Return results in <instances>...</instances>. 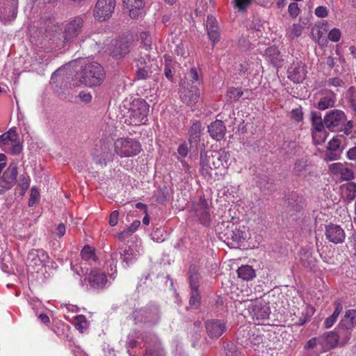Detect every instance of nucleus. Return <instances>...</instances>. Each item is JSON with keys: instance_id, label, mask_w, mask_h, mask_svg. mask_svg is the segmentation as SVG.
Wrapping results in <instances>:
<instances>
[{"instance_id": "57", "label": "nucleus", "mask_w": 356, "mask_h": 356, "mask_svg": "<svg viewBox=\"0 0 356 356\" xmlns=\"http://www.w3.org/2000/svg\"><path fill=\"white\" fill-rule=\"evenodd\" d=\"M126 8H143L144 1L143 0H122Z\"/></svg>"}, {"instance_id": "21", "label": "nucleus", "mask_w": 356, "mask_h": 356, "mask_svg": "<svg viewBox=\"0 0 356 356\" xmlns=\"http://www.w3.org/2000/svg\"><path fill=\"white\" fill-rule=\"evenodd\" d=\"M49 259L47 253L42 249H32L27 256V262L32 266L44 265Z\"/></svg>"}, {"instance_id": "5", "label": "nucleus", "mask_w": 356, "mask_h": 356, "mask_svg": "<svg viewBox=\"0 0 356 356\" xmlns=\"http://www.w3.org/2000/svg\"><path fill=\"white\" fill-rule=\"evenodd\" d=\"M115 153L120 157H129L140 152V143L133 138H119L114 143Z\"/></svg>"}, {"instance_id": "42", "label": "nucleus", "mask_w": 356, "mask_h": 356, "mask_svg": "<svg viewBox=\"0 0 356 356\" xmlns=\"http://www.w3.org/2000/svg\"><path fill=\"white\" fill-rule=\"evenodd\" d=\"M202 297L199 289H191L189 305L194 309H197L201 305Z\"/></svg>"}, {"instance_id": "60", "label": "nucleus", "mask_w": 356, "mask_h": 356, "mask_svg": "<svg viewBox=\"0 0 356 356\" xmlns=\"http://www.w3.org/2000/svg\"><path fill=\"white\" fill-rule=\"evenodd\" d=\"M288 12L291 17L296 18L300 13L298 3L296 2L291 3L289 5Z\"/></svg>"}, {"instance_id": "46", "label": "nucleus", "mask_w": 356, "mask_h": 356, "mask_svg": "<svg viewBox=\"0 0 356 356\" xmlns=\"http://www.w3.org/2000/svg\"><path fill=\"white\" fill-rule=\"evenodd\" d=\"M348 102L350 108L354 111V116L356 118V91L353 87H350L347 92Z\"/></svg>"}, {"instance_id": "31", "label": "nucleus", "mask_w": 356, "mask_h": 356, "mask_svg": "<svg viewBox=\"0 0 356 356\" xmlns=\"http://www.w3.org/2000/svg\"><path fill=\"white\" fill-rule=\"evenodd\" d=\"M335 102V94L332 91H329L326 92L324 96L321 97L316 107L319 110L324 111L329 108L333 107L334 106Z\"/></svg>"}, {"instance_id": "38", "label": "nucleus", "mask_w": 356, "mask_h": 356, "mask_svg": "<svg viewBox=\"0 0 356 356\" xmlns=\"http://www.w3.org/2000/svg\"><path fill=\"white\" fill-rule=\"evenodd\" d=\"M120 257L122 259L123 262H125L127 265H129L137 256L136 251L134 248L131 246L125 247L124 248H122L120 251Z\"/></svg>"}, {"instance_id": "58", "label": "nucleus", "mask_w": 356, "mask_h": 356, "mask_svg": "<svg viewBox=\"0 0 356 356\" xmlns=\"http://www.w3.org/2000/svg\"><path fill=\"white\" fill-rule=\"evenodd\" d=\"M188 76L192 82V84L197 85L200 84V78L199 74L197 70L194 67L191 68L189 72L188 73Z\"/></svg>"}, {"instance_id": "33", "label": "nucleus", "mask_w": 356, "mask_h": 356, "mask_svg": "<svg viewBox=\"0 0 356 356\" xmlns=\"http://www.w3.org/2000/svg\"><path fill=\"white\" fill-rule=\"evenodd\" d=\"M300 260L306 268L312 269L315 266L316 259L309 250L303 248L300 250Z\"/></svg>"}, {"instance_id": "29", "label": "nucleus", "mask_w": 356, "mask_h": 356, "mask_svg": "<svg viewBox=\"0 0 356 356\" xmlns=\"http://www.w3.org/2000/svg\"><path fill=\"white\" fill-rule=\"evenodd\" d=\"M202 130V124L200 122L195 121L193 123L188 130L189 143L191 147H197L200 140L201 131Z\"/></svg>"}, {"instance_id": "43", "label": "nucleus", "mask_w": 356, "mask_h": 356, "mask_svg": "<svg viewBox=\"0 0 356 356\" xmlns=\"http://www.w3.org/2000/svg\"><path fill=\"white\" fill-rule=\"evenodd\" d=\"M3 150L13 155H18L22 151V145L19 140L17 139L10 145H7V147H3Z\"/></svg>"}, {"instance_id": "53", "label": "nucleus", "mask_w": 356, "mask_h": 356, "mask_svg": "<svg viewBox=\"0 0 356 356\" xmlns=\"http://www.w3.org/2000/svg\"><path fill=\"white\" fill-rule=\"evenodd\" d=\"M302 26L299 24H294L293 26L287 31V34L291 38H298L301 35L302 32Z\"/></svg>"}, {"instance_id": "37", "label": "nucleus", "mask_w": 356, "mask_h": 356, "mask_svg": "<svg viewBox=\"0 0 356 356\" xmlns=\"http://www.w3.org/2000/svg\"><path fill=\"white\" fill-rule=\"evenodd\" d=\"M307 172L310 173L307 160L304 158L297 160L294 164L293 173L297 176H302Z\"/></svg>"}, {"instance_id": "12", "label": "nucleus", "mask_w": 356, "mask_h": 356, "mask_svg": "<svg viewBox=\"0 0 356 356\" xmlns=\"http://www.w3.org/2000/svg\"><path fill=\"white\" fill-rule=\"evenodd\" d=\"M209 154L213 167L216 169L227 168L231 164L232 157L229 152L225 149L219 150L207 151Z\"/></svg>"}, {"instance_id": "35", "label": "nucleus", "mask_w": 356, "mask_h": 356, "mask_svg": "<svg viewBox=\"0 0 356 356\" xmlns=\"http://www.w3.org/2000/svg\"><path fill=\"white\" fill-rule=\"evenodd\" d=\"M335 309L334 312L331 316L327 317L325 321H324V326L325 328H330L331 327L334 323L337 321L340 313L342 312L343 309V305L342 304L339 302L336 301L334 302Z\"/></svg>"}, {"instance_id": "17", "label": "nucleus", "mask_w": 356, "mask_h": 356, "mask_svg": "<svg viewBox=\"0 0 356 356\" xmlns=\"http://www.w3.org/2000/svg\"><path fill=\"white\" fill-rule=\"evenodd\" d=\"M356 314L355 309H349L346 311L343 318L341 320L338 325L339 330L341 331L342 334L345 335V340L343 343H346L350 337V330L352 329L354 323V315Z\"/></svg>"}, {"instance_id": "14", "label": "nucleus", "mask_w": 356, "mask_h": 356, "mask_svg": "<svg viewBox=\"0 0 356 356\" xmlns=\"http://www.w3.org/2000/svg\"><path fill=\"white\" fill-rule=\"evenodd\" d=\"M207 335L211 339H218L226 332L227 323L220 319H209L205 322Z\"/></svg>"}, {"instance_id": "48", "label": "nucleus", "mask_w": 356, "mask_h": 356, "mask_svg": "<svg viewBox=\"0 0 356 356\" xmlns=\"http://www.w3.org/2000/svg\"><path fill=\"white\" fill-rule=\"evenodd\" d=\"M338 62H339V63L344 62V60H343V59H342V58H341V56H339V55H338L337 56H336V57H334V56H328V57L327 58V59H326V64H327V65L330 68L332 69V68H334V67H336V68H335V71H336L337 72H341L342 70H340L339 69V65L337 64V63H338Z\"/></svg>"}, {"instance_id": "8", "label": "nucleus", "mask_w": 356, "mask_h": 356, "mask_svg": "<svg viewBox=\"0 0 356 356\" xmlns=\"http://www.w3.org/2000/svg\"><path fill=\"white\" fill-rule=\"evenodd\" d=\"M161 312L157 305H148L140 311H135L132 314V318L135 323L144 321L152 324L157 323L160 320Z\"/></svg>"}, {"instance_id": "41", "label": "nucleus", "mask_w": 356, "mask_h": 356, "mask_svg": "<svg viewBox=\"0 0 356 356\" xmlns=\"http://www.w3.org/2000/svg\"><path fill=\"white\" fill-rule=\"evenodd\" d=\"M140 39L143 44V46L140 47V51L149 53L151 51H156V49L152 47V38L148 33L142 32L140 33Z\"/></svg>"}, {"instance_id": "4", "label": "nucleus", "mask_w": 356, "mask_h": 356, "mask_svg": "<svg viewBox=\"0 0 356 356\" xmlns=\"http://www.w3.org/2000/svg\"><path fill=\"white\" fill-rule=\"evenodd\" d=\"M220 234V238L223 239L228 245H238L245 241L247 235L244 227L241 229V226L234 222H227V225Z\"/></svg>"}, {"instance_id": "44", "label": "nucleus", "mask_w": 356, "mask_h": 356, "mask_svg": "<svg viewBox=\"0 0 356 356\" xmlns=\"http://www.w3.org/2000/svg\"><path fill=\"white\" fill-rule=\"evenodd\" d=\"M95 252V249L89 245H85L81 251V256L84 260L86 261L90 259L96 261L97 257Z\"/></svg>"}, {"instance_id": "39", "label": "nucleus", "mask_w": 356, "mask_h": 356, "mask_svg": "<svg viewBox=\"0 0 356 356\" xmlns=\"http://www.w3.org/2000/svg\"><path fill=\"white\" fill-rule=\"evenodd\" d=\"M17 139V134L13 129H10L8 131L0 136V145L3 147H7L11 143Z\"/></svg>"}, {"instance_id": "51", "label": "nucleus", "mask_w": 356, "mask_h": 356, "mask_svg": "<svg viewBox=\"0 0 356 356\" xmlns=\"http://www.w3.org/2000/svg\"><path fill=\"white\" fill-rule=\"evenodd\" d=\"M227 356H242L236 346L232 342H228L224 346Z\"/></svg>"}, {"instance_id": "45", "label": "nucleus", "mask_w": 356, "mask_h": 356, "mask_svg": "<svg viewBox=\"0 0 356 356\" xmlns=\"http://www.w3.org/2000/svg\"><path fill=\"white\" fill-rule=\"evenodd\" d=\"M326 25L327 23L322 24L321 25H316L312 29V35L314 39L320 40L327 31Z\"/></svg>"}, {"instance_id": "52", "label": "nucleus", "mask_w": 356, "mask_h": 356, "mask_svg": "<svg viewBox=\"0 0 356 356\" xmlns=\"http://www.w3.org/2000/svg\"><path fill=\"white\" fill-rule=\"evenodd\" d=\"M1 269L6 273H13V267L10 262V255H4L1 258Z\"/></svg>"}, {"instance_id": "32", "label": "nucleus", "mask_w": 356, "mask_h": 356, "mask_svg": "<svg viewBox=\"0 0 356 356\" xmlns=\"http://www.w3.org/2000/svg\"><path fill=\"white\" fill-rule=\"evenodd\" d=\"M200 275L195 265H191L188 269V282L190 289H199Z\"/></svg>"}, {"instance_id": "3", "label": "nucleus", "mask_w": 356, "mask_h": 356, "mask_svg": "<svg viewBox=\"0 0 356 356\" xmlns=\"http://www.w3.org/2000/svg\"><path fill=\"white\" fill-rule=\"evenodd\" d=\"M104 76V69L100 64L88 63L81 70L80 81L89 87L97 86L102 83Z\"/></svg>"}, {"instance_id": "1", "label": "nucleus", "mask_w": 356, "mask_h": 356, "mask_svg": "<svg viewBox=\"0 0 356 356\" xmlns=\"http://www.w3.org/2000/svg\"><path fill=\"white\" fill-rule=\"evenodd\" d=\"M156 54V51H151L149 53L140 51V57L136 60V77L138 80H157L159 66Z\"/></svg>"}, {"instance_id": "20", "label": "nucleus", "mask_w": 356, "mask_h": 356, "mask_svg": "<svg viewBox=\"0 0 356 356\" xmlns=\"http://www.w3.org/2000/svg\"><path fill=\"white\" fill-rule=\"evenodd\" d=\"M179 93L181 100L188 106L195 105L200 98L197 85H193L187 88H183L179 90Z\"/></svg>"}, {"instance_id": "16", "label": "nucleus", "mask_w": 356, "mask_h": 356, "mask_svg": "<svg viewBox=\"0 0 356 356\" xmlns=\"http://www.w3.org/2000/svg\"><path fill=\"white\" fill-rule=\"evenodd\" d=\"M307 72L305 65L298 60L293 61L287 70L288 78L294 83L302 82L306 78Z\"/></svg>"}, {"instance_id": "61", "label": "nucleus", "mask_w": 356, "mask_h": 356, "mask_svg": "<svg viewBox=\"0 0 356 356\" xmlns=\"http://www.w3.org/2000/svg\"><path fill=\"white\" fill-rule=\"evenodd\" d=\"M340 155L341 152L328 150V152L325 154L324 160L326 161L337 160L339 159Z\"/></svg>"}, {"instance_id": "25", "label": "nucleus", "mask_w": 356, "mask_h": 356, "mask_svg": "<svg viewBox=\"0 0 356 356\" xmlns=\"http://www.w3.org/2000/svg\"><path fill=\"white\" fill-rule=\"evenodd\" d=\"M226 127L223 122L216 120L208 126V131L213 139L220 140L222 139L226 133Z\"/></svg>"}, {"instance_id": "10", "label": "nucleus", "mask_w": 356, "mask_h": 356, "mask_svg": "<svg viewBox=\"0 0 356 356\" xmlns=\"http://www.w3.org/2000/svg\"><path fill=\"white\" fill-rule=\"evenodd\" d=\"M131 42L127 37L122 36L116 38L108 49L111 56L116 59L125 56L129 51Z\"/></svg>"}, {"instance_id": "36", "label": "nucleus", "mask_w": 356, "mask_h": 356, "mask_svg": "<svg viewBox=\"0 0 356 356\" xmlns=\"http://www.w3.org/2000/svg\"><path fill=\"white\" fill-rule=\"evenodd\" d=\"M237 274L239 278L246 281L252 280L256 276L254 270L248 265L239 267L237 270Z\"/></svg>"}, {"instance_id": "24", "label": "nucleus", "mask_w": 356, "mask_h": 356, "mask_svg": "<svg viewBox=\"0 0 356 356\" xmlns=\"http://www.w3.org/2000/svg\"><path fill=\"white\" fill-rule=\"evenodd\" d=\"M267 60L275 67H281L284 65V58L277 47L271 46L267 48L264 54Z\"/></svg>"}, {"instance_id": "7", "label": "nucleus", "mask_w": 356, "mask_h": 356, "mask_svg": "<svg viewBox=\"0 0 356 356\" xmlns=\"http://www.w3.org/2000/svg\"><path fill=\"white\" fill-rule=\"evenodd\" d=\"M116 6L115 0H97L94 9L93 17L98 22H104L112 17Z\"/></svg>"}, {"instance_id": "64", "label": "nucleus", "mask_w": 356, "mask_h": 356, "mask_svg": "<svg viewBox=\"0 0 356 356\" xmlns=\"http://www.w3.org/2000/svg\"><path fill=\"white\" fill-rule=\"evenodd\" d=\"M340 144V140L334 138L329 142L327 149L328 150L331 151L341 152V150L339 149Z\"/></svg>"}, {"instance_id": "27", "label": "nucleus", "mask_w": 356, "mask_h": 356, "mask_svg": "<svg viewBox=\"0 0 356 356\" xmlns=\"http://www.w3.org/2000/svg\"><path fill=\"white\" fill-rule=\"evenodd\" d=\"M17 14V8L15 3L0 8V22L6 24L15 19Z\"/></svg>"}, {"instance_id": "15", "label": "nucleus", "mask_w": 356, "mask_h": 356, "mask_svg": "<svg viewBox=\"0 0 356 356\" xmlns=\"http://www.w3.org/2000/svg\"><path fill=\"white\" fill-rule=\"evenodd\" d=\"M83 26V19L79 16L70 21L63 31L64 40L69 42L76 38L82 31Z\"/></svg>"}, {"instance_id": "13", "label": "nucleus", "mask_w": 356, "mask_h": 356, "mask_svg": "<svg viewBox=\"0 0 356 356\" xmlns=\"http://www.w3.org/2000/svg\"><path fill=\"white\" fill-rule=\"evenodd\" d=\"M284 202L286 210L289 213H291V215L301 212L305 206L304 198L296 192H291L286 195Z\"/></svg>"}, {"instance_id": "34", "label": "nucleus", "mask_w": 356, "mask_h": 356, "mask_svg": "<svg viewBox=\"0 0 356 356\" xmlns=\"http://www.w3.org/2000/svg\"><path fill=\"white\" fill-rule=\"evenodd\" d=\"M342 335L341 331H331L325 333L323 335V339L326 343V346L327 348H335L338 343L340 337Z\"/></svg>"}, {"instance_id": "26", "label": "nucleus", "mask_w": 356, "mask_h": 356, "mask_svg": "<svg viewBox=\"0 0 356 356\" xmlns=\"http://www.w3.org/2000/svg\"><path fill=\"white\" fill-rule=\"evenodd\" d=\"M88 282L92 288L99 289L105 286L107 278L104 273L97 270H92L88 276Z\"/></svg>"}, {"instance_id": "2", "label": "nucleus", "mask_w": 356, "mask_h": 356, "mask_svg": "<svg viewBox=\"0 0 356 356\" xmlns=\"http://www.w3.org/2000/svg\"><path fill=\"white\" fill-rule=\"evenodd\" d=\"M149 109V106L145 99L135 98L129 103V115L125 122L132 126L146 124Z\"/></svg>"}, {"instance_id": "19", "label": "nucleus", "mask_w": 356, "mask_h": 356, "mask_svg": "<svg viewBox=\"0 0 356 356\" xmlns=\"http://www.w3.org/2000/svg\"><path fill=\"white\" fill-rule=\"evenodd\" d=\"M17 175V165L12 162L0 178V186L6 190L11 188L16 184Z\"/></svg>"}, {"instance_id": "6", "label": "nucleus", "mask_w": 356, "mask_h": 356, "mask_svg": "<svg viewBox=\"0 0 356 356\" xmlns=\"http://www.w3.org/2000/svg\"><path fill=\"white\" fill-rule=\"evenodd\" d=\"M193 210L199 222L204 227H209L211 225V202L210 204L202 196L199 201L193 205Z\"/></svg>"}, {"instance_id": "56", "label": "nucleus", "mask_w": 356, "mask_h": 356, "mask_svg": "<svg viewBox=\"0 0 356 356\" xmlns=\"http://www.w3.org/2000/svg\"><path fill=\"white\" fill-rule=\"evenodd\" d=\"M353 128V122L352 120H349L347 122H344L343 124L340 126L339 128V132H343L345 135H349L352 132V129Z\"/></svg>"}, {"instance_id": "54", "label": "nucleus", "mask_w": 356, "mask_h": 356, "mask_svg": "<svg viewBox=\"0 0 356 356\" xmlns=\"http://www.w3.org/2000/svg\"><path fill=\"white\" fill-rule=\"evenodd\" d=\"M168 195L169 193L167 187L164 186L163 188H159L157 190L155 195L156 201L160 203L164 202L166 201Z\"/></svg>"}, {"instance_id": "47", "label": "nucleus", "mask_w": 356, "mask_h": 356, "mask_svg": "<svg viewBox=\"0 0 356 356\" xmlns=\"http://www.w3.org/2000/svg\"><path fill=\"white\" fill-rule=\"evenodd\" d=\"M327 136L325 129L322 131H312V138L316 145H320L325 142Z\"/></svg>"}, {"instance_id": "11", "label": "nucleus", "mask_w": 356, "mask_h": 356, "mask_svg": "<svg viewBox=\"0 0 356 356\" xmlns=\"http://www.w3.org/2000/svg\"><path fill=\"white\" fill-rule=\"evenodd\" d=\"M113 146L109 143H102L97 147L92 152V158L97 164L106 165L113 160L114 153L112 151Z\"/></svg>"}, {"instance_id": "63", "label": "nucleus", "mask_w": 356, "mask_h": 356, "mask_svg": "<svg viewBox=\"0 0 356 356\" xmlns=\"http://www.w3.org/2000/svg\"><path fill=\"white\" fill-rule=\"evenodd\" d=\"M29 179L26 177L24 175H21L19 177L18 185L21 187L23 193H24L25 191L29 188Z\"/></svg>"}, {"instance_id": "50", "label": "nucleus", "mask_w": 356, "mask_h": 356, "mask_svg": "<svg viewBox=\"0 0 356 356\" xmlns=\"http://www.w3.org/2000/svg\"><path fill=\"white\" fill-rule=\"evenodd\" d=\"M244 92L241 88H229L227 90V95L229 99L236 102L241 97Z\"/></svg>"}, {"instance_id": "23", "label": "nucleus", "mask_w": 356, "mask_h": 356, "mask_svg": "<svg viewBox=\"0 0 356 356\" xmlns=\"http://www.w3.org/2000/svg\"><path fill=\"white\" fill-rule=\"evenodd\" d=\"M207 34L211 41L214 44L219 41L220 34L218 23L213 15H208L206 22Z\"/></svg>"}, {"instance_id": "18", "label": "nucleus", "mask_w": 356, "mask_h": 356, "mask_svg": "<svg viewBox=\"0 0 356 356\" xmlns=\"http://www.w3.org/2000/svg\"><path fill=\"white\" fill-rule=\"evenodd\" d=\"M325 235L330 242L335 244L343 243L346 238L345 232L341 226L333 223L325 226Z\"/></svg>"}, {"instance_id": "40", "label": "nucleus", "mask_w": 356, "mask_h": 356, "mask_svg": "<svg viewBox=\"0 0 356 356\" xmlns=\"http://www.w3.org/2000/svg\"><path fill=\"white\" fill-rule=\"evenodd\" d=\"M311 122L313 126V131H322L325 127L324 119L321 115L316 111L311 112Z\"/></svg>"}, {"instance_id": "28", "label": "nucleus", "mask_w": 356, "mask_h": 356, "mask_svg": "<svg viewBox=\"0 0 356 356\" xmlns=\"http://www.w3.org/2000/svg\"><path fill=\"white\" fill-rule=\"evenodd\" d=\"M342 198L347 203H350L356 197V183L348 182L340 186Z\"/></svg>"}, {"instance_id": "30", "label": "nucleus", "mask_w": 356, "mask_h": 356, "mask_svg": "<svg viewBox=\"0 0 356 356\" xmlns=\"http://www.w3.org/2000/svg\"><path fill=\"white\" fill-rule=\"evenodd\" d=\"M252 313L257 319H266L270 315V308L262 301H257L252 305Z\"/></svg>"}, {"instance_id": "22", "label": "nucleus", "mask_w": 356, "mask_h": 356, "mask_svg": "<svg viewBox=\"0 0 356 356\" xmlns=\"http://www.w3.org/2000/svg\"><path fill=\"white\" fill-rule=\"evenodd\" d=\"M202 146L203 147H204V144H202ZM211 161L212 160H210L209 155L207 152V151H205L204 148L201 149L200 160V172L201 175L205 178H210L211 177L212 170L215 169L214 167H213Z\"/></svg>"}, {"instance_id": "59", "label": "nucleus", "mask_w": 356, "mask_h": 356, "mask_svg": "<svg viewBox=\"0 0 356 356\" xmlns=\"http://www.w3.org/2000/svg\"><path fill=\"white\" fill-rule=\"evenodd\" d=\"M86 324L87 321L84 316L80 315L76 317L75 327L77 330L82 332L83 329L86 327Z\"/></svg>"}, {"instance_id": "9", "label": "nucleus", "mask_w": 356, "mask_h": 356, "mask_svg": "<svg viewBox=\"0 0 356 356\" xmlns=\"http://www.w3.org/2000/svg\"><path fill=\"white\" fill-rule=\"evenodd\" d=\"M346 122V115L341 110L333 109L328 111L324 116L325 127L331 131H337L341 124Z\"/></svg>"}, {"instance_id": "55", "label": "nucleus", "mask_w": 356, "mask_h": 356, "mask_svg": "<svg viewBox=\"0 0 356 356\" xmlns=\"http://www.w3.org/2000/svg\"><path fill=\"white\" fill-rule=\"evenodd\" d=\"M138 343V341L136 340L135 336L132 334H129L126 341V347L127 348V352L129 353V355H131L129 349L136 348Z\"/></svg>"}, {"instance_id": "49", "label": "nucleus", "mask_w": 356, "mask_h": 356, "mask_svg": "<svg viewBox=\"0 0 356 356\" xmlns=\"http://www.w3.org/2000/svg\"><path fill=\"white\" fill-rule=\"evenodd\" d=\"M252 0H232V3L235 9L238 12H245L252 3Z\"/></svg>"}, {"instance_id": "62", "label": "nucleus", "mask_w": 356, "mask_h": 356, "mask_svg": "<svg viewBox=\"0 0 356 356\" xmlns=\"http://www.w3.org/2000/svg\"><path fill=\"white\" fill-rule=\"evenodd\" d=\"M341 31L338 29H332L328 33V38L333 42H338L341 38Z\"/></svg>"}]
</instances>
